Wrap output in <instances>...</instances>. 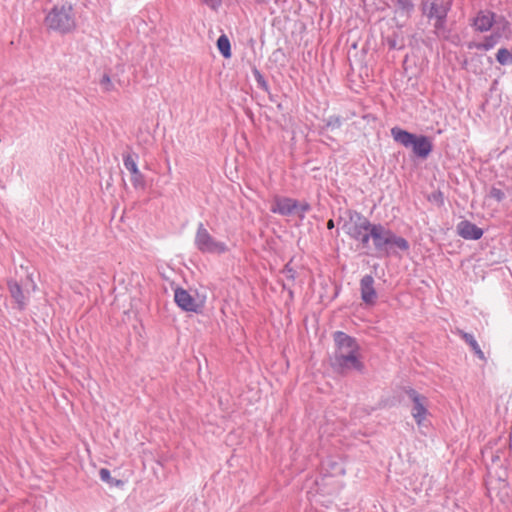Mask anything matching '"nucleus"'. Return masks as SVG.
<instances>
[{"instance_id":"17","label":"nucleus","mask_w":512,"mask_h":512,"mask_svg":"<svg viewBox=\"0 0 512 512\" xmlns=\"http://www.w3.org/2000/svg\"><path fill=\"white\" fill-rule=\"evenodd\" d=\"M461 337L465 340V342L472 348V350L475 352V354L481 359L485 360V356L483 351L481 350L480 346L478 345L477 341L473 337V335L460 331Z\"/></svg>"},{"instance_id":"11","label":"nucleus","mask_w":512,"mask_h":512,"mask_svg":"<svg viewBox=\"0 0 512 512\" xmlns=\"http://www.w3.org/2000/svg\"><path fill=\"white\" fill-rule=\"evenodd\" d=\"M494 23H496V20L493 12L480 11L476 17H474L471 25L478 32H486L492 28Z\"/></svg>"},{"instance_id":"33","label":"nucleus","mask_w":512,"mask_h":512,"mask_svg":"<svg viewBox=\"0 0 512 512\" xmlns=\"http://www.w3.org/2000/svg\"><path fill=\"white\" fill-rule=\"evenodd\" d=\"M373 268H374V271H375V275H376V276H379L378 271H377V266H376V265H374V266H373Z\"/></svg>"},{"instance_id":"1","label":"nucleus","mask_w":512,"mask_h":512,"mask_svg":"<svg viewBox=\"0 0 512 512\" xmlns=\"http://www.w3.org/2000/svg\"><path fill=\"white\" fill-rule=\"evenodd\" d=\"M336 350L331 357V365L335 371L345 374L355 369L363 370V363L358 359L359 345L356 340L344 332L337 331L334 334Z\"/></svg>"},{"instance_id":"23","label":"nucleus","mask_w":512,"mask_h":512,"mask_svg":"<svg viewBox=\"0 0 512 512\" xmlns=\"http://www.w3.org/2000/svg\"><path fill=\"white\" fill-rule=\"evenodd\" d=\"M253 75L255 77L258 87L263 89L264 91H268V88H269L268 83H267L266 79L264 78V76L261 74V72L259 70L255 69L253 71Z\"/></svg>"},{"instance_id":"30","label":"nucleus","mask_w":512,"mask_h":512,"mask_svg":"<svg viewBox=\"0 0 512 512\" xmlns=\"http://www.w3.org/2000/svg\"><path fill=\"white\" fill-rule=\"evenodd\" d=\"M203 2L214 10L221 5V0H203Z\"/></svg>"},{"instance_id":"32","label":"nucleus","mask_w":512,"mask_h":512,"mask_svg":"<svg viewBox=\"0 0 512 512\" xmlns=\"http://www.w3.org/2000/svg\"><path fill=\"white\" fill-rule=\"evenodd\" d=\"M492 482H493V478H492V476H489V479L487 481V485H491Z\"/></svg>"},{"instance_id":"2","label":"nucleus","mask_w":512,"mask_h":512,"mask_svg":"<svg viewBox=\"0 0 512 512\" xmlns=\"http://www.w3.org/2000/svg\"><path fill=\"white\" fill-rule=\"evenodd\" d=\"M370 236L378 252L406 253L410 248L409 242L404 237L395 234L382 224L374 225Z\"/></svg>"},{"instance_id":"22","label":"nucleus","mask_w":512,"mask_h":512,"mask_svg":"<svg viewBox=\"0 0 512 512\" xmlns=\"http://www.w3.org/2000/svg\"><path fill=\"white\" fill-rule=\"evenodd\" d=\"M100 86L104 92H111L115 89L114 84L108 74H104L100 79Z\"/></svg>"},{"instance_id":"3","label":"nucleus","mask_w":512,"mask_h":512,"mask_svg":"<svg viewBox=\"0 0 512 512\" xmlns=\"http://www.w3.org/2000/svg\"><path fill=\"white\" fill-rule=\"evenodd\" d=\"M393 140L405 148H411L414 156L426 159L433 151L431 138L404 130L398 126L390 130Z\"/></svg>"},{"instance_id":"18","label":"nucleus","mask_w":512,"mask_h":512,"mask_svg":"<svg viewBox=\"0 0 512 512\" xmlns=\"http://www.w3.org/2000/svg\"><path fill=\"white\" fill-rule=\"evenodd\" d=\"M498 39L499 35H490L488 37H485L483 42L469 44V48L475 47L476 49L479 50L488 51L495 46V44L498 42Z\"/></svg>"},{"instance_id":"25","label":"nucleus","mask_w":512,"mask_h":512,"mask_svg":"<svg viewBox=\"0 0 512 512\" xmlns=\"http://www.w3.org/2000/svg\"><path fill=\"white\" fill-rule=\"evenodd\" d=\"M386 43L390 49H401L404 46L402 42H399L397 35L387 37Z\"/></svg>"},{"instance_id":"19","label":"nucleus","mask_w":512,"mask_h":512,"mask_svg":"<svg viewBox=\"0 0 512 512\" xmlns=\"http://www.w3.org/2000/svg\"><path fill=\"white\" fill-rule=\"evenodd\" d=\"M217 48L225 58L231 57V44L226 35H221L217 40Z\"/></svg>"},{"instance_id":"7","label":"nucleus","mask_w":512,"mask_h":512,"mask_svg":"<svg viewBox=\"0 0 512 512\" xmlns=\"http://www.w3.org/2000/svg\"><path fill=\"white\" fill-rule=\"evenodd\" d=\"M451 7V0H421L422 13L428 20L447 18Z\"/></svg>"},{"instance_id":"9","label":"nucleus","mask_w":512,"mask_h":512,"mask_svg":"<svg viewBox=\"0 0 512 512\" xmlns=\"http://www.w3.org/2000/svg\"><path fill=\"white\" fill-rule=\"evenodd\" d=\"M406 394L413 402L412 416L416 423L420 426L428 414V400L424 395L419 394L412 388L407 389Z\"/></svg>"},{"instance_id":"27","label":"nucleus","mask_w":512,"mask_h":512,"mask_svg":"<svg viewBox=\"0 0 512 512\" xmlns=\"http://www.w3.org/2000/svg\"><path fill=\"white\" fill-rule=\"evenodd\" d=\"M326 126L332 129L340 128L341 126V119L338 116H330L326 120Z\"/></svg>"},{"instance_id":"8","label":"nucleus","mask_w":512,"mask_h":512,"mask_svg":"<svg viewBox=\"0 0 512 512\" xmlns=\"http://www.w3.org/2000/svg\"><path fill=\"white\" fill-rule=\"evenodd\" d=\"M137 155L130 153L123 154V164L131 173V183L136 190H144L146 187L145 177L138 169Z\"/></svg>"},{"instance_id":"20","label":"nucleus","mask_w":512,"mask_h":512,"mask_svg":"<svg viewBox=\"0 0 512 512\" xmlns=\"http://www.w3.org/2000/svg\"><path fill=\"white\" fill-rule=\"evenodd\" d=\"M398 12L410 16L414 10V3L412 0H393Z\"/></svg>"},{"instance_id":"29","label":"nucleus","mask_w":512,"mask_h":512,"mask_svg":"<svg viewBox=\"0 0 512 512\" xmlns=\"http://www.w3.org/2000/svg\"><path fill=\"white\" fill-rule=\"evenodd\" d=\"M100 474V478L105 481V482H109L110 481V471L106 468H102L99 472Z\"/></svg>"},{"instance_id":"14","label":"nucleus","mask_w":512,"mask_h":512,"mask_svg":"<svg viewBox=\"0 0 512 512\" xmlns=\"http://www.w3.org/2000/svg\"><path fill=\"white\" fill-rule=\"evenodd\" d=\"M458 233L464 239L478 240L483 235V230L476 224L464 220L457 225Z\"/></svg>"},{"instance_id":"4","label":"nucleus","mask_w":512,"mask_h":512,"mask_svg":"<svg viewBox=\"0 0 512 512\" xmlns=\"http://www.w3.org/2000/svg\"><path fill=\"white\" fill-rule=\"evenodd\" d=\"M374 225L361 213L349 211L348 218L342 225V230L366 247L371 239L370 233Z\"/></svg>"},{"instance_id":"5","label":"nucleus","mask_w":512,"mask_h":512,"mask_svg":"<svg viewBox=\"0 0 512 512\" xmlns=\"http://www.w3.org/2000/svg\"><path fill=\"white\" fill-rule=\"evenodd\" d=\"M46 25L60 33H69L76 28V18L71 5L55 6L45 18Z\"/></svg>"},{"instance_id":"28","label":"nucleus","mask_w":512,"mask_h":512,"mask_svg":"<svg viewBox=\"0 0 512 512\" xmlns=\"http://www.w3.org/2000/svg\"><path fill=\"white\" fill-rule=\"evenodd\" d=\"M282 273L285 274L286 277L289 279L295 278L296 270H295V267L292 265V261H290L289 263H287L285 265Z\"/></svg>"},{"instance_id":"24","label":"nucleus","mask_w":512,"mask_h":512,"mask_svg":"<svg viewBox=\"0 0 512 512\" xmlns=\"http://www.w3.org/2000/svg\"><path fill=\"white\" fill-rule=\"evenodd\" d=\"M311 209L308 202H298L296 214L301 220L305 218V214Z\"/></svg>"},{"instance_id":"16","label":"nucleus","mask_w":512,"mask_h":512,"mask_svg":"<svg viewBox=\"0 0 512 512\" xmlns=\"http://www.w3.org/2000/svg\"><path fill=\"white\" fill-rule=\"evenodd\" d=\"M8 289L11 297L15 300L20 310L24 309L26 305V298L22 291L21 286L14 280L8 281Z\"/></svg>"},{"instance_id":"26","label":"nucleus","mask_w":512,"mask_h":512,"mask_svg":"<svg viewBox=\"0 0 512 512\" xmlns=\"http://www.w3.org/2000/svg\"><path fill=\"white\" fill-rule=\"evenodd\" d=\"M489 197L495 199L497 202H502L506 195L501 189L492 187L489 192Z\"/></svg>"},{"instance_id":"21","label":"nucleus","mask_w":512,"mask_h":512,"mask_svg":"<svg viewBox=\"0 0 512 512\" xmlns=\"http://www.w3.org/2000/svg\"><path fill=\"white\" fill-rule=\"evenodd\" d=\"M496 59L501 65L512 64V54L506 48H501L498 50Z\"/></svg>"},{"instance_id":"13","label":"nucleus","mask_w":512,"mask_h":512,"mask_svg":"<svg viewBox=\"0 0 512 512\" xmlns=\"http://www.w3.org/2000/svg\"><path fill=\"white\" fill-rule=\"evenodd\" d=\"M174 300L176 304L185 311H197V303L195 299L182 288H176L174 292Z\"/></svg>"},{"instance_id":"10","label":"nucleus","mask_w":512,"mask_h":512,"mask_svg":"<svg viewBox=\"0 0 512 512\" xmlns=\"http://www.w3.org/2000/svg\"><path fill=\"white\" fill-rule=\"evenodd\" d=\"M298 201L289 197L276 196L270 207V211L281 216L296 214Z\"/></svg>"},{"instance_id":"15","label":"nucleus","mask_w":512,"mask_h":512,"mask_svg":"<svg viewBox=\"0 0 512 512\" xmlns=\"http://www.w3.org/2000/svg\"><path fill=\"white\" fill-rule=\"evenodd\" d=\"M447 18H442L440 20H434V34L440 40L449 41L453 44H457L459 42L458 35H453L451 29H449L446 25Z\"/></svg>"},{"instance_id":"31","label":"nucleus","mask_w":512,"mask_h":512,"mask_svg":"<svg viewBox=\"0 0 512 512\" xmlns=\"http://www.w3.org/2000/svg\"><path fill=\"white\" fill-rule=\"evenodd\" d=\"M327 228H328V229H333V228H334V221H333V220H331V219H330V220L327 222Z\"/></svg>"},{"instance_id":"6","label":"nucleus","mask_w":512,"mask_h":512,"mask_svg":"<svg viewBox=\"0 0 512 512\" xmlns=\"http://www.w3.org/2000/svg\"><path fill=\"white\" fill-rule=\"evenodd\" d=\"M195 244L202 253L209 254H222L226 252V245L222 242L216 241L204 227L203 223H199Z\"/></svg>"},{"instance_id":"12","label":"nucleus","mask_w":512,"mask_h":512,"mask_svg":"<svg viewBox=\"0 0 512 512\" xmlns=\"http://www.w3.org/2000/svg\"><path fill=\"white\" fill-rule=\"evenodd\" d=\"M361 299L366 304H374L377 299V293L374 288V279L371 275H366L360 282Z\"/></svg>"}]
</instances>
